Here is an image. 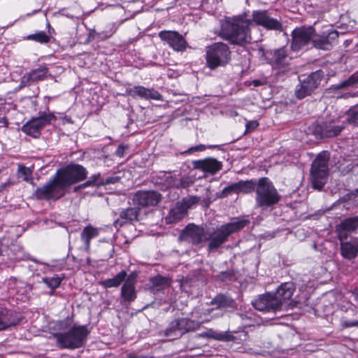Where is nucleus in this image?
Wrapping results in <instances>:
<instances>
[{
  "instance_id": "obj_1",
  "label": "nucleus",
  "mask_w": 358,
  "mask_h": 358,
  "mask_svg": "<svg viewBox=\"0 0 358 358\" xmlns=\"http://www.w3.org/2000/svg\"><path fill=\"white\" fill-rule=\"evenodd\" d=\"M87 171L79 164H71L57 171L55 178L36 190L39 199H57L64 194V189L87 178Z\"/></svg>"
},
{
  "instance_id": "obj_2",
  "label": "nucleus",
  "mask_w": 358,
  "mask_h": 358,
  "mask_svg": "<svg viewBox=\"0 0 358 358\" xmlns=\"http://www.w3.org/2000/svg\"><path fill=\"white\" fill-rule=\"evenodd\" d=\"M252 25L250 20L242 16L238 17L223 24L220 35L232 44L244 45L251 41L250 31Z\"/></svg>"
},
{
  "instance_id": "obj_3",
  "label": "nucleus",
  "mask_w": 358,
  "mask_h": 358,
  "mask_svg": "<svg viewBox=\"0 0 358 358\" xmlns=\"http://www.w3.org/2000/svg\"><path fill=\"white\" fill-rule=\"evenodd\" d=\"M273 183L266 177L257 180L255 190V206L261 210H266L278 204L281 199Z\"/></svg>"
},
{
  "instance_id": "obj_4",
  "label": "nucleus",
  "mask_w": 358,
  "mask_h": 358,
  "mask_svg": "<svg viewBox=\"0 0 358 358\" xmlns=\"http://www.w3.org/2000/svg\"><path fill=\"white\" fill-rule=\"evenodd\" d=\"M248 223L247 220L235 219L217 228L213 232L208 233V249L213 250L218 248L227 241L231 234L242 229Z\"/></svg>"
},
{
  "instance_id": "obj_5",
  "label": "nucleus",
  "mask_w": 358,
  "mask_h": 358,
  "mask_svg": "<svg viewBox=\"0 0 358 358\" xmlns=\"http://www.w3.org/2000/svg\"><path fill=\"white\" fill-rule=\"evenodd\" d=\"M89 334L85 326H73L65 333H58L55 336L59 347L75 349L81 347Z\"/></svg>"
},
{
  "instance_id": "obj_6",
  "label": "nucleus",
  "mask_w": 358,
  "mask_h": 358,
  "mask_svg": "<svg viewBox=\"0 0 358 358\" xmlns=\"http://www.w3.org/2000/svg\"><path fill=\"white\" fill-rule=\"evenodd\" d=\"M327 152L320 153L313 162L310 169V179L313 188L321 190L327 180L329 173Z\"/></svg>"
},
{
  "instance_id": "obj_7",
  "label": "nucleus",
  "mask_w": 358,
  "mask_h": 358,
  "mask_svg": "<svg viewBox=\"0 0 358 358\" xmlns=\"http://www.w3.org/2000/svg\"><path fill=\"white\" fill-rule=\"evenodd\" d=\"M230 59L231 51L225 43H215L207 48L206 63L211 69L225 66Z\"/></svg>"
},
{
  "instance_id": "obj_8",
  "label": "nucleus",
  "mask_w": 358,
  "mask_h": 358,
  "mask_svg": "<svg viewBox=\"0 0 358 358\" xmlns=\"http://www.w3.org/2000/svg\"><path fill=\"white\" fill-rule=\"evenodd\" d=\"M323 76V72L320 70L310 73L306 78L301 81L295 90V94L299 99L311 94V93L318 87Z\"/></svg>"
},
{
  "instance_id": "obj_9",
  "label": "nucleus",
  "mask_w": 358,
  "mask_h": 358,
  "mask_svg": "<svg viewBox=\"0 0 358 358\" xmlns=\"http://www.w3.org/2000/svg\"><path fill=\"white\" fill-rule=\"evenodd\" d=\"M55 120H56V117L53 114L43 113L41 116L33 118L24 124L22 127V131L31 136L37 138L40 136L41 131Z\"/></svg>"
},
{
  "instance_id": "obj_10",
  "label": "nucleus",
  "mask_w": 358,
  "mask_h": 358,
  "mask_svg": "<svg viewBox=\"0 0 358 358\" xmlns=\"http://www.w3.org/2000/svg\"><path fill=\"white\" fill-rule=\"evenodd\" d=\"M315 29L311 26L296 28L292 31V48L294 50H299L309 43H313V39H315Z\"/></svg>"
},
{
  "instance_id": "obj_11",
  "label": "nucleus",
  "mask_w": 358,
  "mask_h": 358,
  "mask_svg": "<svg viewBox=\"0 0 358 358\" xmlns=\"http://www.w3.org/2000/svg\"><path fill=\"white\" fill-rule=\"evenodd\" d=\"M199 336L202 338H213L219 341L229 342L234 341L240 343L241 341H245L247 338V333L245 331H240L234 333L227 331H217L212 329H209L199 334Z\"/></svg>"
},
{
  "instance_id": "obj_12",
  "label": "nucleus",
  "mask_w": 358,
  "mask_h": 358,
  "mask_svg": "<svg viewBox=\"0 0 358 358\" xmlns=\"http://www.w3.org/2000/svg\"><path fill=\"white\" fill-rule=\"evenodd\" d=\"M252 303L255 309L263 312H275L281 309L280 299L270 293L259 296Z\"/></svg>"
},
{
  "instance_id": "obj_13",
  "label": "nucleus",
  "mask_w": 358,
  "mask_h": 358,
  "mask_svg": "<svg viewBox=\"0 0 358 358\" xmlns=\"http://www.w3.org/2000/svg\"><path fill=\"white\" fill-rule=\"evenodd\" d=\"M338 36V31L333 29L324 31L320 35H316L315 34V39H313V45L317 49L324 50H330L337 43Z\"/></svg>"
},
{
  "instance_id": "obj_14",
  "label": "nucleus",
  "mask_w": 358,
  "mask_h": 358,
  "mask_svg": "<svg viewBox=\"0 0 358 358\" xmlns=\"http://www.w3.org/2000/svg\"><path fill=\"white\" fill-rule=\"evenodd\" d=\"M180 238L192 244H199L208 239V232L203 227L188 224L180 234Z\"/></svg>"
},
{
  "instance_id": "obj_15",
  "label": "nucleus",
  "mask_w": 358,
  "mask_h": 358,
  "mask_svg": "<svg viewBox=\"0 0 358 358\" xmlns=\"http://www.w3.org/2000/svg\"><path fill=\"white\" fill-rule=\"evenodd\" d=\"M344 125H336L334 122L317 123L313 126V132L317 138H331L341 134Z\"/></svg>"
},
{
  "instance_id": "obj_16",
  "label": "nucleus",
  "mask_w": 358,
  "mask_h": 358,
  "mask_svg": "<svg viewBox=\"0 0 358 358\" xmlns=\"http://www.w3.org/2000/svg\"><path fill=\"white\" fill-rule=\"evenodd\" d=\"M358 229V216L344 219L336 226V232L339 241L347 240L350 234Z\"/></svg>"
},
{
  "instance_id": "obj_17",
  "label": "nucleus",
  "mask_w": 358,
  "mask_h": 358,
  "mask_svg": "<svg viewBox=\"0 0 358 358\" xmlns=\"http://www.w3.org/2000/svg\"><path fill=\"white\" fill-rule=\"evenodd\" d=\"M252 21L258 25H261L267 29L281 31V23L268 15L266 10H255L252 13Z\"/></svg>"
},
{
  "instance_id": "obj_18",
  "label": "nucleus",
  "mask_w": 358,
  "mask_h": 358,
  "mask_svg": "<svg viewBox=\"0 0 358 358\" xmlns=\"http://www.w3.org/2000/svg\"><path fill=\"white\" fill-rule=\"evenodd\" d=\"M160 38L166 42L174 50L183 51L186 48L187 42L183 36L174 31H162L159 33Z\"/></svg>"
},
{
  "instance_id": "obj_19",
  "label": "nucleus",
  "mask_w": 358,
  "mask_h": 358,
  "mask_svg": "<svg viewBox=\"0 0 358 358\" xmlns=\"http://www.w3.org/2000/svg\"><path fill=\"white\" fill-rule=\"evenodd\" d=\"M162 199V195L153 190L138 191L134 196L135 203L143 207L156 206Z\"/></svg>"
},
{
  "instance_id": "obj_20",
  "label": "nucleus",
  "mask_w": 358,
  "mask_h": 358,
  "mask_svg": "<svg viewBox=\"0 0 358 358\" xmlns=\"http://www.w3.org/2000/svg\"><path fill=\"white\" fill-rule=\"evenodd\" d=\"M193 166L206 173L214 175L222 169V163L215 158L208 157L193 162Z\"/></svg>"
},
{
  "instance_id": "obj_21",
  "label": "nucleus",
  "mask_w": 358,
  "mask_h": 358,
  "mask_svg": "<svg viewBox=\"0 0 358 358\" xmlns=\"http://www.w3.org/2000/svg\"><path fill=\"white\" fill-rule=\"evenodd\" d=\"M341 254L345 259H353L358 254V238L351 237L349 241H340Z\"/></svg>"
},
{
  "instance_id": "obj_22",
  "label": "nucleus",
  "mask_w": 358,
  "mask_h": 358,
  "mask_svg": "<svg viewBox=\"0 0 358 358\" xmlns=\"http://www.w3.org/2000/svg\"><path fill=\"white\" fill-rule=\"evenodd\" d=\"M20 320L17 313L0 307V331L17 325Z\"/></svg>"
},
{
  "instance_id": "obj_23",
  "label": "nucleus",
  "mask_w": 358,
  "mask_h": 358,
  "mask_svg": "<svg viewBox=\"0 0 358 358\" xmlns=\"http://www.w3.org/2000/svg\"><path fill=\"white\" fill-rule=\"evenodd\" d=\"M136 277V275L134 273L128 275L121 289V296L126 301L131 302L136 298L135 291Z\"/></svg>"
},
{
  "instance_id": "obj_24",
  "label": "nucleus",
  "mask_w": 358,
  "mask_h": 358,
  "mask_svg": "<svg viewBox=\"0 0 358 358\" xmlns=\"http://www.w3.org/2000/svg\"><path fill=\"white\" fill-rule=\"evenodd\" d=\"M47 74L48 69L46 67L42 66L38 69H34L22 78L21 84L23 85H27L31 83L43 80L47 76Z\"/></svg>"
},
{
  "instance_id": "obj_25",
  "label": "nucleus",
  "mask_w": 358,
  "mask_h": 358,
  "mask_svg": "<svg viewBox=\"0 0 358 358\" xmlns=\"http://www.w3.org/2000/svg\"><path fill=\"white\" fill-rule=\"evenodd\" d=\"M295 291V286L292 282H287L282 284L276 290L275 297L281 301V306L284 303L290 299Z\"/></svg>"
},
{
  "instance_id": "obj_26",
  "label": "nucleus",
  "mask_w": 358,
  "mask_h": 358,
  "mask_svg": "<svg viewBox=\"0 0 358 358\" xmlns=\"http://www.w3.org/2000/svg\"><path fill=\"white\" fill-rule=\"evenodd\" d=\"M265 57L269 59V62L277 66L284 65L287 59V50L282 48L273 52H266Z\"/></svg>"
},
{
  "instance_id": "obj_27",
  "label": "nucleus",
  "mask_w": 358,
  "mask_h": 358,
  "mask_svg": "<svg viewBox=\"0 0 358 358\" xmlns=\"http://www.w3.org/2000/svg\"><path fill=\"white\" fill-rule=\"evenodd\" d=\"M177 178L171 172L164 173L157 177L155 182L160 187L162 190H166L171 187L177 188Z\"/></svg>"
},
{
  "instance_id": "obj_28",
  "label": "nucleus",
  "mask_w": 358,
  "mask_h": 358,
  "mask_svg": "<svg viewBox=\"0 0 358 358\" xmlns=\"http://www.w3.org/2000/svg\"><path fill=\"white\" fill-rule=\"evenodd\" d=\"M187 213L185 212V208L176 203L174 207L170 209L168 215L165 217V222L166 224H173L180 221Z\"/></svg>"
},
{
  "instance_id": "obj_29",
  "label": "nucleus",
  "mask_w": 358,
  "mask_h": 358,
  "mask_svg": "<svg viewBox=\"0 0 358 358\" xmlns=\"http://www.w3.org/2000/svg\"><path fill=\"white\" fill-rule=\"evenodd\" d=\"M236 194H249L256 190L257 180H240L235 183Z\"/></svg>"
},
{
  "instance_id": "obj_30",
  "label": "nucleus",
  "mask_w": 358,
  "mask_h": 358,
  "mask_svg": "<svg viewBox=\"0 0 358 358\" xmlns=\"http://www.w3.org/2000/svg\"><path fill=\"white\" fill-rule=\"evenodd\" d=\"M99 236V229L91 225L87 226L83 230L80 238L84 242L86 250H89L90 247V240Z\"/></svg>"
},
{
  "instance_id": "obj_31",
  "label": "nucleus",
  "mask_w": 358,
  "mask_h": 358,
  "mask_svg": "<svg viewBox=\"0 0 358 358\" xmlns=\"http://www.w3.org/2000/svg\"><path fill=\"white\" fill-rule=\"evenodd\" d=\"M138 210L136 208H128L125 210L121 211L120 217L121 220H124V222H120L119 220H117L115 222V226L120 224L122 226L124 222L130 221H136L138 220Z\"/></svg>"
},
{
  "instance_id": "obj_32",
  "label": "nucleus",
  "mask_w": 358,
  "mask_h": 358,
  "mask_svg": "<svg viewBox=\"0 0 358 358\" xmlns=\"http://www.w3.org/2000/svg\"><path fill=\"white\" fill-rule=\"evenodd\" d=\"M126 277L127 272L125 271H122L114 278L101 281V285L105 288L117 287L124 280H126Z\"/></svg>"
},
{
  "instance_id": "obj_33",
  "label": "nucleus",
  "mask_w": 358,
  "mask_h": 358,
  "mask_svg": "<svg viewBox=\"0 0 358 358\" xmlns=\"http://www.w3.org/2000/svg\"><path fill=\"white\" fill-rule=\"evenodd\" d=\"M211 304L216 306L217 308H226L234 307L235 302L232 298L227 295L220 294L212 300Z\"/></svg>"
},
{
  "instance_id": "obj_34",
  "label": "nucleus",
  "mask_w": 358,
  "mask_h": 358,
  "mask_svg": "<svg viewBox=\"0 0 358 358\" xmlns=\"http://www.w3.org/2000/svg\"><path fill=\"white\" fill-rule=\"evenodd\" d=\"M165 335L173 340L182 336V327H180V319L172 321L166 329Z\"/></svg>"
},
{
  "instance_id": "obj_35",
  "label": "nucleus",
  "mask_w": 358,
  "mask_h": 358,
  "mask_svg": "<svg viewBox=\"0 0 358 358\" xmlns=\"http://www.w3.org/2000/svg\"><path fill=\"white\" fill-rule=\"evenodd\" d=\"M165 335L173 340L182 336V327H180V319L172 321L166 329Z\"/></svg>"
},
{
  "instance_id": "obj_36",
  "label": "nucleus",
  "mask_w": 358,
  "mask_h": 358,
  "mask_svg": "<svg viewBox=\"0 0 358 358\" xmlns=\"http://www.w3.org/2000/svg\"><path fill=\"white\" fill-rule=\"evenodd\" d=\"M204 322H198L188 318H180V327H182V335L189 331L199 329Z\"/></svg>"
},
{
  "instance_id": "obj_37",
  "label": "nucleus",
  "mask_w": 358,
  "mask_h": 358,
  "mask_svg": "<svg viewBox=\"0 0 358 358\" xmlns=\"http://www.w3.org/2000/svg\"><path fill=\"white\" fill-rule=\"evenodd\" d=\"M89 186H103V177L101 176V173H98L96 174L92 175L85 182L83 183L80 187H86Z\"/></svg>"
},
{
  "instance_id": "obj_38",
  "label": "nucleus",
  "mask_w": 358,
  "mask_h": 358,
  "mask_svg": "<svg viewBox=\"0 0 358 358\" xmlns=\"http://www.w3.org/2000/svg\"><path fill=\"white\" fill-rule=\"evenodd\" d=\"M199 201L200 197L197 196H189L177 203L180 206V207L185 208V212L187 213V210L192 208L194 205L198 203Z\"/></svg>"
},
{
  "instance_id": "obj_39",
  "label": "nucleus",
  "mask_w": 358,
  "mask_h": 358,
  "mask_svg": "<svg viewBox=\"0 0 358 358\" xmlns=\"http://www.w3.org/2000/svg\"><path fill=\"white\" fill-rule=\"evenodd\" d=\"M142 99L160 101L162 100V96L153 88L145 87Z\"/></svg>"
},
{
  "instance_id": "obj_40",
  "label": "nucleus",
  "mask_w": 358,
  "mask_h": 358,
  "mask_svg": "<svg viewBox=\"0 0 358 358\" xmlns=\"http://www.w3.org/2000/svg\"><path fill=\"white\" fill-rule=\"evenodd\" d=\"M196 178L193 176H185L177 178V188H187L194 183Z\"/></svg>"
},
{
  "instance_id": "obj_41",
  "label": "nucleus",
  "mask_w": 358,
  "mask_h": 358,
  "mask_svg": "<svg viewBox=\"0 0 358 358\" xmlns=\"http://www.w3.org/2000/svg\"><path fill=\"white\" fill-rule=\"evenodd\" d=\"M347 121L358 127V106H354L348 111Z\"/></svg>"
},
{
  "instance_id": "obj_42",
  "label": "nucleus",
  "mask_w": 358,
  "mask_h": 358,
  "mask_svg": "<svg viewBox=\"0 0 358 358\" xmlns=\"http://www.w3.org/2000/svg\"><path fill=\"white\" fill-rule=\"evenodd\" d=\"M144 87L143 86H134L133 87H129L126 90V93L127 95L131 96L133 98L139 97L142 99Z\"/></svg>"
},
{
  "instance_id": "obj_43",
  "label": "nucleus",
  "mask_w": 358,
  "mask_h": 358,
  "mask_svg": "<svg viewBox=\"0 0 358 358\" xmlns=\"http://www.w3.org/2000/svg\"><path fill=\"white\" fill-rule=\"evenodd\" d=\"M27 38L41 43H48L50 39L49 36L44 31H39L34 34H30L27 36Z\"/></svg>"
},
{
  "instance_id": "obj_44",
  "label": "nucleus",
  "mask_w": 358,
  "mask_h": 358,
  "mask_svg": "<svg viewBox=\"0 0 358 358\" xmlns=\"http://www.w3.org/2000/svg\"><path fill=\"white\" fill-rule=\"evenodd\" d=\"M358 83V71L353 73L348 79L343 81L336 87V89L352 86Z\"/></svg>"
},
{
  "instance_id": "obj_45",
  "label": "nucleus",
  "mask_w": 358,
  "mask_h": 358,
  "mask_svg": "<svg viewBox=\"0 0 358 358\" xmlns=\"http://www.w3.org/2000/svg\"><path fill=\"white\" fill-rule=\"evenodd\" d=\"M43 282L52 289H55L61 284V279L59 277L45 278L43 279Z\"/></svg>"
},
{
  "instance_id": "obj_46",
  "label": "nucleus",
  "mask_w": 358,
  "mask_h": 358,
  "mask_svg": "<svg viewBox=\"0 0 358 358\" xmlns=\"http://www.w3.org/2000/svg\"><path fill=\"white\" fill-rule=\"evenodd\" d=\"M18 173L21 176H23V180L28 182L31 178V171L22 164L18 165Z\"/></svg>"
},
{
  "instance_id": "obj_47",
  "label": "nucleus",
  "mask_w": 358,
  "mask_h": 358,
  "mask_svg": "<svg viewBox=\"0 0 358 358\" xmlns=\"http://www.w3.org/2000/svg\"><path fill=\"white\" fill-rule=\"evenodd\" d=\"M232 193L236 194V189L235 183H233L226 187H224L222 192L219 194L218 197L219 198H225L228 196L229 195L231 194Z\"/></svg>"
},
{
  "instance_id": "obj_48",
  "label": "nucleus",
  "mask_w": 358,
  "mask_h": 358,
  "mask_svg": "<svg viewBox=\"0 0 358 358\" xmlns=\"http://www.w3.org/2000/svg\"><path fill=\"white\" fill-rule=\"evenodd\" d=\"M168 279L162 276L158 275L152 280L153 285L159 288L163 287L164 285L168 284Z\"/></svg>"
},
{
  "instance_id": "obj_49",
  "label": "nucleus",
  "mask_w": 358,
  "mask_h": 358,
  "mask_svg": "<svg viewBox=\"0 0 358 358\" xmlns=\"http://www.w3.org/2000/svg\"><path fill=\"white\" fill-rule=\"evenodd\" d=\"M110 36V35L102 36L101 34L96 33L94 30H92L89 34V38H92V39H95L96 38H98L100 39H105Z\"/></svg>"
},
{
  "instance_id": "obj_50",
  "label": "nucleus",
  "mask_w": 358,
  "mask_h": 358,
  "mask_svg": "<svg viewBox=\"0 0 358 358\" xmlns=\"http://www.w3.org/2000/svg\"><path fill=\"white\" fill-rule=\"evenodd\" d=\"M206 150V146L204 145H199L194 147L190 148L188 150L185 152V153H192L194 152H202Z\"/></svg>"
},
{
  "instance_id": "obj_51",
  "label": "nucleus",
  "mask_w": 358,
  "mask_h": 358,
  "mask_svg": "<svg viewBox=\"0 0 358 358\" xmlns=\"http://www.w3.org/2000/svg\"><path fill=\"white\" fill-rule=\"evenodd\" d=\"M119 180H120V178L117 176L108 177L106 179H104L103 178V185H109V184H114V183L118 182Z\"/></svg>"
},
{
  "instance_id": "obj_52",
  "label": "nucleus",
  "mask_w": 358,
  "mask_h": 358,
  "mask_svg": "<svg viewBox=\"0 0 358 358\" xmlns=\"http://www.w3.org/2000/svg\"><path fill=\"white\" fill-rule=\"evenodd\" d=\"M257 121H250L246 124V131H251L258 127Z\"/></svg>"
},
{
  "instance_id": "obj_53",
  "label": "nucleus",
  "mask_w": 358,
  "mask_h": 358,
  "mask_svg": "<svg viewBox=\"0 0 358 358\" xmlns=\"http://www.w3.org/2000/svg\"><path fill=\"white\" fill-rule=\"evenodd\" d=\"M343 326L345 327H358V320L344 322Z\"/></svg>"
},
{
  "instance_id": "obj_54",
  "label": "nucleus",
  "mask_w": 358,
  "mask_h": 358,
  "mask_svg": "<svg viewBox=\"0 0 358 358\" xmlns=\"http://www.w3.org/2000/svg\"><path fill=\"white\" fill-rule=\"evenodd\" d=\"M352 295L355 301L358 303V287L352 291Z\"/></svg>"
},
{
  "instance_id": "obj_55",
  "label": "nucleus",
  "mask_w": 358,
  "mask_h": 358,
  "mask_svg": "<svg viewBox=\"0 0 358 358\" xmlns=\"http://www.w3.org/2000/svg\"><path fill=\"white\" fill-rule=\"evenodd\" d=\"M123 147L122 146H119L117 150V154L120 156V157H122L123 156Z\"/></svg>"
},
{
  "instance_id": "obj_56",
  "label": "nucleus",
  "mask_w": 358,
  "mask_h": 358,
  "mask_svg": "<svg viewBox=\"0 0 358 358\" xmlns=\"http://www.w3.org/2000/svg\"><path fill=\"white\" fill-rule=\"evenodd\" d=\"M204 203H205V206H209V204H210V199L205 200V201H204Z\"/></svg>"
},
{
  "instance_id": "obj_57",
  "label": "nucleus",
  "mask_w": 358,
  "mask_h": 358,
  "mask_svg": "<svg viewBox=\"0 0 358 358\" xmlns=\"http://www.w3.org/2000/svg\"><path fill=\"white\" fill-rule=\"evenodd\" d=\"M254 84L255 86H258L259 85V82L258 80H255Z\"/></svg>"
},
{
  "instance_id": "obj_58",
  "label": "nucleus",
  "mask_w": 358,
  "mask_h": 358,
  "mask_svg": "<svg viewBox=\"0 0 358 358\" xmlns=\"http://www.w3.org/2000/svg\"><path fill=\"white\" fill-rule=\"evenodd\" d=\"M354 195L355 196H358V188L355 190Z\"/></svg>"
}]
</instances>
